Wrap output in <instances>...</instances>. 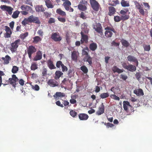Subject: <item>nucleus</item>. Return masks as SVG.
I'll list each match as a JSON object with an SVG mask.
<instances>
[{
  "label": "nucleus",
  "mask_w": 152,
  "mask_h": 152,
  "mask_svg": "<svg viewBox=\"0 0 152 152\" xmlns=\"http://www.w3.org/2000/svg\"><path fill=\"white\" fill-rule=\"evenodd\" d=\"M18 80L19 79L16 75H12V77L9 78L8 80H7L6 82L10 83L14 88H15L18 84V83L16 82H18Z\"/></svg>",
  "instance_id": "1"
},
{
  "label": "nucleus",
  "mask_w": 152,
  "mask_h": 152,
  "mask_svg": "<svg viewBox=\"0 0 152 152\" xmlns=\"http://www.w3.org/2000/svg\"><path fill=\"white\" fill-rule=\"evenodd\" d=\"M105 31L104 33L105 36L107 38L111 37L113 34V33L115 32L114 29L112 27L107 26L105 28Z\"/></svg>",
  "instance_id": "2"
},
{
  "label": "nucleus",
  "mask_w": 152,
  "mask_h": 152,
  "mask_svg": "<svg viewBox=\"0 0 152 152\" xmlns=\"http://www.w3.org/2000/svg\"><path fill=\"white\" fill-rule=\"evenodd\" d=\"M88 4V1H87L82 0L80 2L78 5V9L82 11H85L87 9Z\"/></svg>",
  "instance_id": "3"
},
{
  "label": "nucleus",
  "mask_w": 152,
  "mask_h": 152,
  "mask_svg": "<svg viewBox=\"0 0 152 152\" xmlns=\"http://www.w3.org/2000/svg\"><path fill=\"white\" fill-rule=\"evenodd\" d=\"M20 41V40L18 39L10 44V50L12 53L15 52L17 50Z\"/></svg>",
  "instance_id": "4"
},
{
  "label": "nucleus",
  "mask_w": 152,
  "mask_h": 152,
  "mask_svg": "<svg viewBox=\"0 0 152 152\" xmlns=\"http://www.w3.org/2000/svg\"><path fill=\"white\" fill-rule=\"evenodd\" d=\"M93 28L101 36L103 35L102 27L100 23H96L95 25H93Z\"/></svg>",
  "instance_id": "5"
},
{
  "label": "nucleus",
  "mask_w": 152,
  "mask_h": 152,
  "mask_svg": "<svg viewBox=\"0 0 152 152\" xmlns=\"http://www.w3.org/2000/svg\"><path fill=\"white\" fill-rule=\"evenodd\" d=\"M37 50V48L33 46L30 45L28 47L27 49V53L30 59L31 58L32 55L34 54Z\"/></svg>",
  "instance_id": "6"
},
{
  "label": "nucleus",
  "mask_w": 152,
  "mask_h": 152,
  "mask_svg": "<svg viewBox=\"0 0 152 152\" xmlns=\"http://www.w3.org/2000/svg\"><path fill=\"white\" fill-rule=\"evenodd\" d=\"M91 7L93 10L97 11H98L100 5L96 0H89Z\"/></svg>",
  "instance_id": "7"
},
{
  "label": "nucleus",
  "mask_w": 152,
  "mask_h": 152,
  "mask_svg": "<svg viewBox=\"0 0 152 152\" xmlns=\"http://www.w3.org/2000/svg\"><path fill=\"white\" fill-rule=\"evenodd\" d=\"M28 22L34 23L36 24H39L40 22L39 19L38 18L34 16L33 15L30 16L28 18Z\"/></svg>",
  "instance_id": "8"
},
{
  "label": "nucleus",
  "mask_w": 152,
  "mask_h": 152,
  "mask_svg": "<svg viewBox=\"0 0 152 152\" xmlns=\"http://www.w3.org/2000/svg\"><path fill=\"white\" fill-rule=\"evenodd\" d=\"M51 39L55 42L60 41L62 39V37L59 35V34L58 32L52 33Z\"/></svg>",
  "instance_id": "9"
},
{
  "label": "nucleus",
  "mask_w": 152,
  "mask_h": 152,
  "mask_svg": "<svg viewBox=\"0 0 152 152\" xmlns=\"http://www.w3.org/2000/svg\"><path fill=\"white\" fill-rule=\"evenodd\" d=\"M1 8L3 10L7 12L9 15H12L13 8L11 7L5 5H3L1 6Z\"/></svg>",
  "instance_id": "10"
},
{
  "label": "nucleus",
  "mask_w": 152,
  "mask_h": 152,
  "mask_svg": "<svg viewBox=\"0 0 152 152\" xmlns=\"http://www.w3.org/2000/svg\"><path fill=\"white\" fill-rule=\"evenodd\" d=\"M104 111V106L103 103H102L99 106L98 110L96 112V114L98 115H101L103 113Z\"/></svg>",
  "instance_id": "11"
},
{
  "label": "nucleus",
  "mask_w": 152,
  "mask_h": 152,
  "mask_svg": "<svg viewBox=\"0 0 152 152\" xmlns=\"http://www.w3.org/2000/svg\"><path fill=\"white\" fill-rule=\"evenodd\" d=\"M4 28L6 33L4 35V37L7 38L10 37L12 34L10 28L7 26H5Z\"/></svg>",
  "instance_id": "12"
},
{
  "label": "nucleus",
  "mask_w": 152,
  "mask_h": 152,
  "mask_svg": "<svg viewBox=\"0 0 152 152\" xmlns=\"http://www.w3.org/2000/svg\"><path fill=\"white\" fill-rule=\"evenodd\" d=\"M48 84L52 87L57 86L58 85V83L55 79H50L47 83Z\"/></svg>",
  "instance_id": "13"
},
{
  "label": "nucleus",
  "mask_w": 152,
  "mask_h": 152,
  "mask_svg": "<svg viewBox=\"0 0 152 152\" xmlns=\"http://www.w3.org/2000/svg\"><path fill=\"white\" fill-rule=\"evenodd\" d=\"M11 57L8 55H6L5 57H2L0 61H4L3 64H7L9 63V61H11Z\"/></svg>",
  "instance_id": "14"
},
{
  "label": "nucleus",
  "mask_w": 152,
  "mask_h": 152,
  "mask_svg": "<svg viewBox=\"0 0 152 152\" xmlns=\"http://www.w3.org/2000/svg\"><path fill=\"white\" fill-rule=\"evenodd\" d=\"M124 68L131 72H134L136 70V67L135 66L131 64L128 65L124 66Z\"/></svg>",
  "instance_id": "15"
},
{
  "label": "nucleus",
  "mask_w": 152,
  "mask_h": 152,
  "mask_svg": "<svg viewBox=\"0 0 152 152\" xmlns=\"http://www.w3.org/2000/svg\"><path fill=\"white\" fill-rule=\"evenodd\" d=\"M133 93L138 96H143L144 94L143 90L140 88L135 89Z\"/></svg>",
  "instance_id": "16"
},
{
  "label": "nucleus",
  "mask_w": 152,
  "mask_h": 152,
  "mask_svg": "<svg viewBox=\"0 0 152 152\" xmlns=\"http://www.w3.org/2000/svg\"><path fill=\"white\" fill-rule=\"evenodd\" d=\"M80 34L81 36V43L83 44L84 42L87 43L88 42V36L84 34L82 32H81Z\"/></svg>",
  "instance_id": "17"
},
{
  "label": "nucleus",
  "mask_w": 152,
  "mask_h": 152,
  "mask_svg": "<svg viewBox=\"0 0 152 152\" xmlns=\"http://www.w3.org/2000/svg\"><path fill=\"white\" fill-rule=\"evenodd\" d=\"M79 55L78 51H73L72 52L71 58L72 60L77 61V58Z\"/></svg>",
  "instance_id": "18"
},
{
  "label": "nucleus",
  "mask_w": 152,
  "mask_h": 152,
  "mask_svg": "<svg viewBox=\"0 0 152 152\" xmlns=\"http://www.w3.org/2000/svg\"><path fill=\"white\" fill-rule=\"evenodd\" d=\"M132 107V106L127 101H124V110L126 112V115H129L130 112L128 111V106Z\"/></svg>",
  "instance_id": "19"
},
{
  "label": "nucleus",
  "mask_w": 152,
  "mask_h": 152,
  "mask_svg": "<svg viewBox=\"0 0 152 152\" xmlns=\"http://www.w3.org/2000/svg\"><path fill=\"white\" fill-rule=\"evenodd\" d=\"M116 12V9L113 7H108V15L110 16H113Z\"/></svg>",
  "instance_id": "20"
},
{
  "label": "nucleus",
  "mask_w": 152,
  "mask_h": 152,
  "mask_svg": "<svg viewBox=\"0 0 152 152\" xmlns=\"http://www.w3.org/2000/svg\"><path fill=\"white\" fill-rule=\"evenodd\" d=\"M127 58L128 61L135 63L136 66H138V61L136 58L132 56L129 55L127 57Z\"/></svg>",
  "instance_id": "21"
},
{
  "label": "nucleus",
  "mask_w": 152,
  "mask_h": 152,
  "mask_svg": "<svg viewBox=\"0 0 152 152\" xmlns=\"http://www.w3.org/2000/svg\"><path fill=\"white\" fill-rule=\"evenodd\" d=\"M42 55L41 52L40 51H38L36 53L35 56L34 58V61H37L41 60L42 58Z\"/></svg>",
  "instance_id": "22"
},
{
  "label": "nucleus",
  "mask_w": 152,
  "mask_h": 152,
  "mask_svg": "<svg viewBox=\"0 0 152 152\" xmlns=\"http://www.w3.org/2000/svg\"><path fill=\"white\" fill-rule=\"evenodd\" d=\"M79 118L80 120H87L89 117L85 113H80L78 115Z\"/></svg>",
  "instance_id": "23"
},
{
  "label": "nucleus",
  "mask_w": 152,
  "mask_h": 152,
  "mask_svg": "<svg viewBox=\"0 0 152 152\" xmlns=\"http://www.w3.org/2000/svg\"><path fill=\"white\" fill-rule=\"evenodd\" d=\"M71 5V2L69 0L66 1L65 2H64L63 4V5L66 10H69V8Z\"/></svg>",
  "instance_id": "24"
},
{
  "label": "nucleus",
  "mask_w": 152,
  "mask_h": 152,
  "mask_svg": "<svg viewBox=\"0 0 152 152\" xmlns=\"http://www.w3.org/2000/svg\"><path fill=\"white\" fill-rule=\"evenodd\" d=\"M45 5L48 8H53L54 7V5L50 0H45Z\"/></svg>",
  "instance_id": "25"
},
{
  "label": "nucleus",
  "mask_w": 152,
  "mask_h": 152,
  "mask_svg": "<svg viewBox=\"0 0 152 152\" xmlns=\"http://www.w3.org/2000/svg\"><path fill=\"white\" fill-rule=\"evenodd\" d=\"M63 75V73L60 71H56L55 73L54 79L56 80H58L59 78Z\"/></svg>",
  "instance_id": "26"
},
{
  "label": "nucleus",
  "mask_w": 152,
  "mask_h": 152,
  "mask_svg": "<svg viewBox=\"0 0 152 152\" xmlns=\"http://www.w3.org/2000/svg\"><path fill=\"white\" fill-rule=\"evenodd\" d=\"M47 63L48 66L50 69H55L56 67L53 64V62L50 60L47 61Z\"/></svg>",
  "instance_id": "27"
},
{
  "label": "nucleus",
  "mask_w": 152,
  "mask_h": 152,
  "mask_svg": "<svg viewBox=\"0 0 152 152\" xmlns=\"http://www.w3.org/2000/svg\"><path fill=\"white\" fill-rule=\"evenodd\" d=\"M35 10L36 12H44L45 11L44 8L42 5H37L35 7Z\"/></svg>",
  "instance_id": "28"
},
{
  "label": "nucleus",
  "mask_w": 152,
  "mask_h": 152,
  "mask_svg": "<svg viewBox=\"0 0 152 152\" xmlns=\"http://www.w3.org/2000/svg\"><path fill=\"white\" fill-rule=\"evenodd\" d=\"M65 96V95L64 93H61V92H56L53 96L56 100H57V97H64Z\"/></svg>",
  "instance_id": "29"
},
{
  "label": "nucleus",
  "mask_w": 152,
  "mask_h": 152,
  "mask_svg": "<svg viewBox=\"0 0 152 152\" xmlns=\"http://www.w3.org/2000/svg\"><path fill=\"white\" fill-rule=\"evenodd\" d=\"M89 48L91 51H95L97 48L96 44L94 42L91 43L89 46Z\"/></svg>",
  "instance_id": "30"
},
{
  "label": "nucleus",
  "mask_w": 152,
  "mask_h": 152,
  "mask_svg": "<svg viewBox=\"0 0 152 152\" xmlns=\"http://www.w3.org/2000/svg\"><path fill=\"white\" fill-rule=\"evenodd\" d=\"M85 60L89 64L91 65L92 64V59L90 55L88 56H85L84 58Z\"/></svg>",
  "instance_id": "31"
},
{
  "label": "nucleus",
  "mask_w": 152,
  "mask_h": 152,
  "mask_svg": "<svg viewBox=\"0 0 152 152\" xmlns=\"http://www.w3.org/2000/svg\"><path fill=\"white\" fill-rule=\"evenodd\" d=\"M33 39V42L35 44L38 43L39 42H41L42 40V38L38 36H36Z\"/></svg>",
  "instance_id": "32"
},
{
  "label": "nucleus",
  "mask_w": 152,
  "mask_h": 152,
  "mask_svg": "<svg viewBox=\"0 0 152 152\" xmlns=\"http://www.w3.org/2000/svg\"><path fill=\"white\" fill-rule=\"evenodd\" d=\"M112 70L114 72H117L118 73H120L123 72V70L119 69L115 66H114L113 67Z\"/></svg>",
  "instance_id": "33"
},
{
  "label": "nucleus",
  "mask_w": 152,
  "mask_h": 152,
  "mask_svg": "<svg viewBox=\"0 0 152 152\" xmlns=\"http://www.w3.org/2000/svg\"><path fill=\"white\" fill-rule=\"evenodd\" d=\"M56 13L58 15L62 16H66V15L65 12L62 10L60 9H58L56 10Z\"/></svg>",
  "instance_id": "34"
},
{
  "label": "nucleus",
  "mask_w": 152,
  "mask_h": 152,
  "mask_svg": "<svg viewBox=\"0 0 152 152\" xmlns=\"http://www.w3.org/2000/svg\"><path fill=\"white\" fill-rule=\"evenodd\" d=\"M89 49L88 47L85 48L84 49L82 50V54L83 55H85L86 56H89L88 54Z\"/></svg>",
  "instance_id": "35"
},
{
  "label": "nucleus",
  "mask_w": 152,
  "mask_h": 152,
  "mask_svg": "<svg viewBox=\"0 0 152 152\" xmlns=\"http://www.w3.org/2000/svg\"><path fill=\"white\" fill-rule=\"evenodd\" d=\"M21 8L23 10L28 11L30 10L31 7L27 5H23L21 6Z\"/></svg>",
  "instance_id": "36"
},
{
  "label": "nucleus",
  "mask_w": 152,
  "mask_h": 152,
  "mask_svg": "<svg viewBox=\"0 0 152 152\" xmlns=\"http://www.w3.org/2000/svg\"><path fill=\"white\" fill-rule=\"evenodd\" d=\"M38 65L36 63L33 62L31 66V69L32 70H35L38 68Z\"/></svg>",
  "instance_id": "37"
},
{
  "label": "nucleus",
  "mask_w": 152,
  "mask_h": 152,
  "mask_svg": "<svg viewBox=\"0 0 152 152\" xmlns=\"http://www.w3.org/2000/svg\"><path fill=\"white\" fill-rule=\"evenodd\" d=\"M109 96V94L108 93H104L101 94L100 96L102 99H104L108 97Z\"/></svg>",
  "instance_id": "38"
},
{
  "label": "nucleus",
  "mask_w": 152,
  "mask_h": 152,
  "mask_svg": "<svg viewBox=\"0 0 152 152\" xmlns=\"http://www.w3.org/2000/svg\"><path fill=\"white\" fill-rule=\"evenodd\" d=\"M123 17V15H122L121 17L118 16H114V19L115 22H119L122 19Z\"/></svg>",
  "instance_id": "39"
},
{
  "label": "nucleus",
  "mask_w": 152,
  "mask_h": 152,
  "mask_svg": "<svg viewBox=\"0 0 152 152\" xmlns=\"http://www.w3.org/2000/svg\"><path fill=\"white\" fill-rule=\"evenodd\" d=\"M80 69L85 74L87 73L88 71L87 67L84 65L81 66L80 68Z\"/></svg>",
  "instance_id": "40"
},
{
  "label": "nucleus",
  "mask_w": 152,
  "mask_h": 152,
  "mask_svg": "<svg viewBox=\"0 0 152 152\" xmlns=\"http://www.w3.org/2000/svg\"><path fill=\"white\" fill-rule=\"evenodd\" d=\"M20 12L19 11L16 10L15 11L12 15V17L13 18H16L18 16V15Z\"/></svg>",
  "instance_id": "41"
},
{
  "label": "nucleus",
  "mask_w": 152,
  "mask_h": 152,
  "mask_svg": "<svg viewBox=\"0 0 152 152\" xmlns=\"http://www.w3.org/2000/svg\"><path fill=\"white\" fill-rule=\"evenodd\" d=\"M19 70V68L17 66H13L12 69V72L13 74L16 73Z\"/></svg>",
  "instance_id": "42"
},
{
  "label": "nucleus",
  "mask_w": 152,
  "mask_h": 152,
  "mask_svg": "<svg viewBox=\"0 0 152 152\" xmlns=\"http://www.w3.org/2000/svg\"><path fill=\"white\" fill-rule=\"evenodd\" d=\"M144 51H149L151 49V47L150 45H143Z\"/></svg>",
  "instance_id": "43"
},
{
  "label": "nucleus",
  "mask_w": 152,
  "mask_h": 152,
  "mask_svg": "<svg viewBox=\"0 0 152 152\" xmlns=\"http://www.w3.org/2000/svg\"><path fill=\"white\" fill-rule=\"evenodd\" d=\"M28 33L26 32L23 34H21L20 36V37L22 39H23L28 35Z\"/></svg>",
  "instance_id": "44"
},
{
  "label": "nucleus",
  "mask_w": 152,
  "mask_h": 152,
  "mask_svg": "<svg viewBox=\"0 0 152 152\" xmlns=\"http://www.w3.org/2000/svg\"><path fill=\"white\" fill-rule=\"evenodd\" d=\"M69 113L70 115L73 117H75L77 115V113L73 110L70 111Z\"/></svg>",
  "instance_id": "45"
},
{
  "label": "nucleus",
  "mask_w": 152,
  "mask_h": 152,
  "mask_svg": "<svg viewBox=\"0 0 152 152\" xmlns=\"http://www.w3.org/2000/svg\"><path fill=\"white\" fill-rule=\"evenodd\" d=\"M129 12V10L127 9H124V20H127L129 18V15H125L126 13Z\"/></svg>",
  "instance_id": "46"
},
{
  "label": "nucleus",
  "mask_w": 152,
  "mask_h": 152,
  "mask_svg": "<svg viewBox=\"0 0 152 152\" xmlns=\"http://www.w3.org/2000/svg\"><path fill=\"white\" fill-rule=\"evenodd\" d=\"M67 75L69 77L71 78L74 76L73 70L72 69H69L68 71Z\"/></svg>",
  "instance_id": "47"
},
{
  "label": "nucleus",
  "mask_w": 152,
  "mask_h": 152,
  "mask_svg": "<svg viewBox=\"0 0 152 152\" xmlns=\"http://www.w3.org/2000/svg\"><path fill=\"white\" fill-rule=\"evenodd\" d=\"M4 75L5 74L3 72L1 71H0V87L1 85L2 82V79L1 76H4Z\"/></svg>",
  "instance_id": "48"
},
{
  "label": "nucleus",
  "mask_w": 152,
  "mask_h": 152,
  "mask_svg": "<svg viewBox=\"0 0 152 152\" xmlns=\"http://www.w3.org/2000/svg\"><path fill=\"white\" fill-rule=\"evenodd\" d=\"M47 70L46 68L43 67L42 72V75L43 76H45L47 74Z\"/></svg>",
  "instance_id": "49"
},
{
  "label": "nucleus",
  "mask_w": 152,
  "mask_h": 152,
  "mask_svg": "<svg viewBox=\"0 0 152 152\" xmlns=\"http://www.w3.org/2000/svg\"><path fill=\"white\" fill-rule=\"evenodd\" d=\"M110 97L112 98L115 100H119L120 98L119 97L114 94H112L110 96Z\"/></svg>",
  "instance_id": "50"
},
{
  "label": "nucleus",
  "mask_w": 152,
  "mask_h": 152,
  "mask_svg": "<svg viewBox=\"0 0 152 152\" xmlns=\"http://www.w3.org/2000/svg\"><path fill=\"white\" fill-rule=\"evenodd\" d=\"M28 18H25L23 20L22 22V24L23 26H25L26 24H28Z\"/></svg>",
  "instance_id": "51"
},
{
  "label": "nucleus",
  "mask_w": 152,
  "mask_h": 152,
  "mask_svg": "<svg viewBox=\"0 0 152 152\" xmlns=\"http://www.w3.org/2000/svg\"><path fill=\"white\" fill-rule=\"evenodd\" d=\"M31 87H32V88L33 89H34L36 91H38L39 89V86L38 85H37V84L35 85L34 86L32 85V86H31Z\"/></svg>",
  "instance_id": "52"
},
{
  "label": "nucleus",
  "mask_w": 152,
  "mask_h": 152,
  "mask_svg": "<svg viewBox=\"0 0 152 152\" xmlns=\"http://www.w3.org/2000/svg\"><path fill=\"white\" fill-rule=\"evenodd\" d=\"M79 17L83 19H85L86 18L84 13L83 12H82L79 14Z\"/></svg>",
  "instance_id": "53"
},
{
  "label": "nucleus",
  "mask_w": 152,
  "mask_h": 152,
  "mask_svg": "<svg viewBox=\"0 0 152 152\" xmlns=\"http://www.w3.org/2000/svg\"><path fill=\"white\" fill-rule=\"evenodd\" d=\"M135 5V7L136 8L138 9V10H139L141 8H142V7H141L140 4L138 2H137V1H136L134 2Z\"/></svg>",
  "instance_id": "54"
},
{
  "label": "nucleus",
  "mask_w": 152,
  "mask_h": 152,
  "mask_svg": "<svg viewBox=\"0 0 152 152\" xmlns=\"http://www.w3.org/2000/svg\"><path fill=\"white\" fill-rule=\"evenodd\" d=\"M63 64L62 63V62L61 61H57L56 63V66L57 67L59 68L60 66H61Z\"/></svg>",
  "instance_id": "55"
},
{
  "label": "nucleus",
  "mask_w": 152,
  "mask_h": 152,
  "mask_svg": "<svg viewBox=\"0 0 152 152\" xmlns=\"http://www.w3.org/2000/svg\"><path fill=\"white\" fill-rule=\"evenodd\" d=\"M139 12L140 14L142 16H144L145 15V11L143 9V7H142L140 9H139Z\"/></svg>",
  "instance_id": "56"
},
{
  "label": "nucleus",
  "mask_w": 152,
  "mask_h": 152,
  "mask_svg": "<svg viewBox=\"0 0 152 152\" xmlns=\"http://www.w3.org/2000/svg\"><path fill=\"white\" fill-rule=\"evenodd\" d=\"M37 34L40 35L41 37H43V32L42 31V29H39V30L37 32Z\"/></svg>",
  "instance_id": "57"
},
{
  "label": "nucleus",
  "mask_w": 152,
  "mask_h": 152,
  "mask_svg": "<svg viewBox=\"0 0 152 152\" xmlns=\"http://www.w3.org/2000/svg\"><path fill=\"white\" fill-rule=\"evenodd\" d=\"M135 76L137 79L139 80L141 78V75L139 72H137L135 74Z\"/></svg>",
  "instance_id": "58"
},
{
  "label": "nucleus",
  "mask_w": 152,
  "mask_h": 152,
  "mask_svg": "<svg viewBox=\"0 0 152 152\" xmlns=\"http://www.w3.org/2000/svg\"><path fill=\"white\" fill-rule=\"evenodd\" d=\"M58 20L61 22L64 23L66 21V19L65 18L58 17Z\"/></svg>",
  "instance_id": "59"
},
{
  "label": "nucleus",
  "mask_w": 152,
  "mask_h": 152,
  "mask_svg": "<svg viewBox=\"0 0 152 152\" xmlns=\"http://www.w3.org/2000/svg\"><path fill=\"white\" fill-rule=\"evenodd\" d=\"M105 125H106L107 128L112 127L114 126L113 124L110 123H107V124L105 123Z\"/></svg>",
  "instance_id": "60"
},
{
  "label": "nucleus",
  "mask_w": 152,
  "mask_h": 152,
  "mask_svg": "<svg viewBox=\"0 0 152 152\" xmlns=\"http://www.w3.org/2000/svg\"><path fill=\"white\" fill-rule=\"evenodd\" d=\"M55 19L53 18H50L48 21V23L49 24H51L52 23H55Z\"/></svg>",
  "instance_id": "61"
},
{
  "label": "nucleus",
  "mask_w": 152,
  "mask_h": 152,
  "mask_svg": "<svg viewBox=\"0 0 152 152\" xmlns=\"http://www.w3.org/2000/svg\"><path fill=\"white\" fill-rule=\"evenodd\" d=\"M61 67L62 69V71L63 72L66 71L68 70L67 67L66 66H64V64H63L62 66Z\"/></svg>",
  "instance_id": "62"
},
{
  "label": "nucleus",
  "mask_w": 152,
  "mask_h": 152,
  "mask_svg": "<svg viewBox=\"0 0 152 152\" xmlns=\"http://www.w3.org/2000/svg\"><path fill=\"white\" fill-rule=\"evenodd\" d=\"M19 84L21 86H23L24 85V81L22 79H20L18 80Z\"/></svg>",
  "instance_id": "63"
},
{
  "label": "nucleus",
  "mask_w": 152,
  "mask_h": 152,
  "mask_svg": "<svg viewBox=\"0 0 152 152\" xmlns=\"http://www.w3.org/2000/svg\"><path fill=\"white\" fill-rule=\"evenodd\" d=\"M44 14L45 15V16H46V18H48L49 17H50L51 16V14L47 12H44Z\"/></svg>",
  "instance_id": "64"
}]
</instances>
